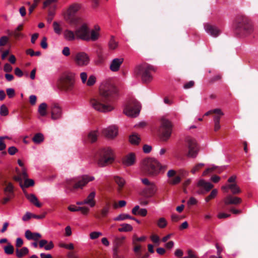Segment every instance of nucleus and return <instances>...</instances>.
Listing matches in <instances>:
<instances>
[{
	"label": "nucleus",
	"mask_w": 258,
	"mask_h": 258,
	"mask_svg": "<svg viewBox=\"0 0 258 258\" xmlns=\"http://www.w3.org/2000/svg\"><path fill=\"white\" fill-rule=\"evenodd\" d=\"M176 171L174 170H170L168 171L167 176L169 178L168 182L170 184L175 185L180 182L181 177L179 176H176L174 177Z\"/></svg>",
	"instance_id": "nucleus-18"
},
{
	"label": "nucleus",
	"mask_w": 258,
	"mask_h": 258,
	"mask_svg": "<svg viewBox=\"0 0 258 258\" xmlns=\"http://www.w3.org/2000/svg\"><path fill=\"white\" fill-rule=\"evenodd\" d=\"M204 164L203 163H199L197 164L191 170V172L194 174L197 171H199L201 168L204 166Z\"/></svg>",
	"instance_id": "nucleus-56"
},
{
	"label": "nucleus",
	"mask_w": 258,
	"mask_h": 258,
	"mask_svg": "<svg viewBox=\"0 0 258 258\" xmlns=\"http://www.w3.org/2000/svg\"><path fill=\"white\" fill-rule=\"evenodd\" d=\"M99 37V34L95 30H92L91 32V35H89V40L96 41Z\"/></svg>",
	"instance_id": "nucleus-50"
},
{
	"label": "nucleus",
	"mask_w": 258,
	"mask_h": 258,
	"mask_svg": "<svg viewBox=\"0 0 258 258\" xmlns=\"http://www.w3.org/2000/svg\"><path fill=\"white\" fill-rule=\"evenodd\" d=\"M228 186L233 195H237L241 192L240 187L235 183L229 184Z\"/></svg>",
	"instance_id": "nucleus-34"
},
{
	"label": "nucleus",
	"mask_w": 258,
	"mask_h": 258,
	"mask_svg": "<svg viewBox=\"0 0 258 258\" xmlns=\"http://www.w3.org/2000/svg\"><path fill=\"white\" fill-rule=\"evenodd\" d=\"M220 114L221 115H224L223 112L222 111V110L220 109L216 108L212 110H210L205 113L204 116H208L210 114Z\"/></svg>",
	"instance_id": "nucleus-44"
},
{
	"label": "nucleus",
	"mask_w": 258,
	"mask_h": 258,
	"mask_svg": "<svg viewBox=\"0 0 258 258\" xmlns=\"http://www.w3.org/2000/svg\"><path fill=\"white\" fill-rule=\"evenodd\" d=\"M242 202L241 198L232 195L227 196L224 199L225 205H238Z\"/></svg>",
	"instance_id": "nucleus-23"
},
{
	"label": "nucleus",
	"mask_w": 258,
	"mask_h": 258,
	"mask_svg": "<svg viewBox=\"0 0 258 258\" xmlns=\"http://www.w3.org/2000/svg\"><path fill=\"white\" fill-rule=\"evenodd\" d=\"M96 78L94 75H91L89 77L86 84L88 86H92L96 83Z\"/></svg>",
	"instance_id": "nucleus-48"
},
{
	"label": "nucleus",
	"mask_w": 258,
	"mask_h": 258,
	"mask_svg": "<svg viewBox=\"0 0 258 258\" xmlns=\"http://www.w3.org/2000/svg\"><path fill=\"white\" fill-rule=\"evenodd\" d=\"M187 254L188 256H185L183 258H197L191 249H188L187 250Z\"/></svg>",
	"instance_id": "nucleus-64"
},
{
	"label": "nucleus",
	"mask_w": 258,
	"mask_h": 258,
	"mask_svg": "<svg viewBox=\"0 0 258 258\" xmlns=\"http://www.w3.org/2000/svg\"><path fill=\"white\" fill-rule=\"evenodd\" d=\"M96 159L99 166H105L114 161L113 152L110 148L108 147L100 148L97 151Z\"/></svg>",
	"instance_id": "nucleus-6"
},
{
	"label": "nucleus",
	"mask_w": 258,
	"mask_h": 258,
	"mask_svg": "<svg viewBox=\"0 0 258 258\" xmlns=\"http://www.w3.org/2000/svg\"><path fill=\"white\" fill-rule=\"evenodd\" d=\"M204 28L207 33L213 37H216L220 33V30L217 27L210 24H205Z\"/></svg>",
	"instance_id": "nucleus-17"
},
{
	"label": "nucleus",
	"mask_w": 258,
	"mask_h": 258,
	"mask_svg": "<svg viewBox=\"0 0 258 258\" xmlns=\"http://www.w3.org/2000/svg\"><path fill=\"white\" fill-rule=\"evenodd\" d=\"M172 128V124L170 120L165 117L161 118L158 133L163 141H166L170 138Z\"/></svg>",
	"instance_id": "nucleus-8"
},
{
	"label": "nucleus",
	"mask_w": 258,
	"mask_h": 258,
	"mask_svg": "<svg viewBox=\"0 0 258 258\" xmlns=\"http://www.w3.org/2000/svg\"><path fill=\"white\" fill-rule=\"evenodd\" d=\"M53 27L55 33L57 34H60L61 33V28L60 27L59 25L57 22L55 21L53 23Z\"/></svg>",
	"instance_id": "nucleus-51"
},
{
	"label": "nucleus",
	"mask_w": 258,
	"mask_h": 258,
	"mask_svg": "<svg viewBox=\"0 0 258 258\" xmlns=\"http://www.w3.org/2000/svg\"><path fill=\"white\" fill-rule=\"evenodd\" d=\"M5 194H7V192H9L12 195H14V186L12 183L11 182L8 183L6 187L4 189Z\"/></svg>",
	"instance_id": "nucleus-43"
},
{
	"label": "nucleus",
	"mask_w": 258,
	"mask_h": 258,
	"mask_svg": "<svg viewBox=\"0 0 258 258\" xmlns=\"http://www.w3.org/2000/svg\"><path fill=\"white\" fill-rule=\"evenodd\" d=\"M96 196V192L93 191L90 193L87 197L84 199V203H86L87 205H89L91 207H93L96 204V201L95 200V197Z\"/></svg>",
	"instance_id": "nucleus-25"
},
{
	"label": "nucleus",
	"mask_w": 258,
	"mask_h": 258,
	"mask_svg": "<svg viewBox=\"0 0 258 258\" xmlns=\"http://www.w3.org/2000/svg\"><path fill=\"white\" fill-rule=\"evenodd\" d=\"M125 237L122 236L121 237H115L114 241V250L117 251L119 247H120L123 243Z\"/></svg>",
	"instance_id": "nucleus-32"
},
{
	"label": "nucleus",
	"mask_w": 258,
	"mask_h": 258,
	"mask_svg": "<svg viewBox=\"0 0 258 258\" xmlns=\"http://www.w3.org/2000/svg\"><path fill=\"white\" fill-rule=\"evenodd\" d=\"M141 105L135 99H130L126 103L123 113L127 116L136 117L140 112Z\"/></svg>",
	"instance_id": "nucleus-9"
},
{
	"label": "nucleus",
	"mask_w": 258,
	"mask_h": 258,
	"mask_svg": "<svg viewBox=\"0 0 258 258\" xmlns=\"http://www.w3.org/2000/svg\"><path fill=\"white\" fill-rule=\"evenodd\" d=\"M51 118L53 120L59 119L61 116V108L57 103H52L50 106Z\"/></svg>",
	"instance_id": "nucleus-15"
},
{
	"label": "nucleus",
	"mask_w": 258,
	"mask_h": 258,
	"mask_svg": "<svg viewBox=\"0 0 258 258\" xmlns=\"http://www.w3.org/2000/svg\"><path fill=\"white\" fill-rule=\"evenodd\" d=\"M126 219H130L132 220H136V218L130 216L128 214H122L119 215L117 217L114 219V221H122Z\"/></svg>",
	"instance_id": "nucleus-39"
},
{
	"label": "nucleus",
	"mask_w": 258,
	"mask_h": 258,
	"mask_svg": "<svg viewBox=\"0 0 258 258\" xmlns=\"http://www.w3.org/2000/svg\"><path fill=\"white\" fill-rule=\"evenodd\" d=\"M156 71L155 68L148 63H143L137 66L134 70L136 77H140L144 83H149L153 80L152 73Z\"/></svg>",
	"instance_id": "nucleus-5"
},
{
	"label": "nucleus",
	"mask_w": 258,
	"mask_h": 258,
	"mask_svg": "<svg viewBox=\"0 0 258 258\" xmlns=\"http://www.w3.org/2000/svg\"><path fill=\"white\" fill-rule=\"evenodd\" d=\"M75 63L80 67L87 66L90 62L88 55L84 52H80L76 53L74 57Z\"/></svg>",
	"instance_id": "nucleus-12"
},
{
	"label": "nucleus",
	"mask_w": 258,
	"mask_h": 258,
	"mask_svg": "<svg viewBox=\"0 0 258 258\" xmlns=\"http://www.w3.org/2000/svg\"><path fill=\"white\" fill-rule=\"evenodd\" d=\"M26 198L35 206L40 208L42 206V204L40 203L37 197L34 194H25Z\"/></svg>",
	"instance_id": "nucleus-29"
},
{
	"label": "nucleus",
	"mask_w": 258,
	"mask_h": 258,
	"mask_svg": "<svg viewBox=\"0 0 258 258\" xmlns=\"http://www.w3.org/2000/svg\"><path fill=\"white\" fill-rule=\"evenodd\" d=\"M94 176L84 175L82 176L67 179L65 182V187L71 192H74L78 189H83L87 184L94 180Z\"/></svg>",
	"instance_id": "nucleus-3"
},
{
	"label": "nucleus",
	"mask_w": 258,
	"mask_h": 258,
	"mask_svg": "<svg viewBox=\"0 0 258 258\" xmlns=\"http://www.w3.org/2000/svg\"><path fill=\"white\" fill-rule=\"evenodd\" d=\"M101 235H102V233L99 232H93L90 234V238L92 239H95Z\"/></svg>",
	"instance_id": "nucleus-61"
},
{
	"label": "nucleus",
	"mask_w": 258,
	"mask_h": 258,
	"mask_svg": "<svg viewBox=\"0 0 258 258\" xmlns=\"http://www.w3.org/2000/svg\"><path fill=\"white\" fill-rule=\"evenodd\" d=\"M81 5L77 3H74L70 6L64 16H74L77 12L80 9Z\"/></svg>",
	"instance_id": "nucleus-24"
},
{
	"label": "nucleus",
	"mask_w": 258,
	"mask_h": 258,
	"mask_svg": "<svg viewBox=\"0 0 258 258\" xmlns=\"http://www.w3.org/2000/svg\"><path fill=\"white\" fill-rule=\"evenodd\" d=\"M120 226L121 227L118 229L119 232H128L133 230V227L128 224L123 223L121 224Z\"/></svg>",
	"instance_id": "nucleus-40"
},
{
	"label": "nucleus",
	"mask_w": 258,
	"mask_h": 258,
	"mask_svg": "<svg viewBox=\"0 0 258 258\" xmlns=\"http://www.w3.org/2000/svg\"><path fill=\"white\" fill-rule=\"evenodd\" d=\"M40 45L41 47L43 49H46L48 47V45L47 43V38L46 37H43L42 41L40 43Z\"/></svg>",
	"instance_id": "nucleus-62"
},
{
	"label": "nucleus",
	"mask_w": 258,
	"mask_h": 258,
	"mask_svg": "<svg viewBox=\"0 0 258 258\" xmlns=\"http://www.w3.org/2000/svg\"><path fill=\"white\" fill-rule=\"evenodd\" d=\"M146 239V237L144 236H142L141 237H137L136 235H134L133 237V243L134 245L136 244L137 243V242L139 241H142L145 240Z\"/></svg>",
	"instance_id": "nucleus-55"
},
{
	"label": "nucleus",
	"mask_w": 258,
	"mask_h": 258,
	"mask_svg": "<svg viewBox=\"0 0 258 258\" xmlns=\"http://www.w3.org/2000/svg\"><path fill=\"white\" fill-rule=\"evenodd\" d=\"M123 62V58H115L113 59L110 63L109 67L110 70L112 72L118 71Z\"/></svg>",
	"instance_id": "nucleus-22"
},
{
	"label": "nucleus",
	"mask_w": 258,
	"mask_h": 258,
	"mask_svg": "<svg viewBox=\"0 0 258 258\" xmlns=\"http://www.w3.org/2000/svg\"><path fill=\"white\" fill-rule=\"evenodd\" d=\"M16 170L18 175L14 176L13 177V179L15 181L20 182V185L21 187L23 189V185L22 184V178H23L24 179L27 178L28 174L27 173V169L25 167H23L22 169L21 173H20V171H19L18 168H16Z\"/></svg>",
	"instance_id": "nucleus-16"
},
{
	"label": "nucleus",
	"mask_w": 258,
	"mask_h": 258,
	"mask_svg": "<svg viewBox=\"0 0 258 258\" xmlns=\"http://www.w3.org/2000/svg\"><path fill=\"white\" fill-rule=\"evenodd\" d=\"M34 184V181L31 179H28L27 178L25 179L24 185H23V188L28 187L30 186H32Z\"/></svg>",
	"instance_id": "nucleus-49"
},
{
	"label": "nucleus",
	"mask_w": 258,
	"mask_h": 258,
	"mask_svg": "<svg viewBox=\"0 0 258 258\" xmlns=\"http://www.w3.org/2000/svg\"><path fill=\"white\" fill-rule=\"evenodd\" d=\"M157 226L160 228H165L167 225V222L164 218H160L157 222Z\"/></svg>",
	"instance_id": "nucleus-42"
},
{
	"label": "nucleus",
	"mask_w": 258,
	"mask_h": 258,
	"mask_svg": "<svg viewBox=\"0 0 258 258\" xmlns=\"http://www.w3.org/2000/svg\"><path fill=\"white\" fill-rule=\"evenodd\" d=\"M75 75L71 72L63 73L57 82V86L59 89L65 92L71 91L74 86Z\"/></svg>",
	"instance_id": "nucleus-7"
},
{
	"label": "nucleus",
	"mask_w": 258,
	"mask_h": 258,
	"mask_svg": "<svg viewBox=\"0 0 258 258\" xmlns=\"http://www.w3.org/2000/svg\"><path fill=\"white\" fill-rule=\"evenodd\" d=\"M63 36L67 41H72L77 39L75 31L66 29L63 32Z\"/></svg>",
	"instance_id": "nucleus-27"
},
{
	"label": "nucleus",
	"mask_w": 258,
	"mask_h": 258,
	"mask_svg": "<svg viewBox=\"0 0 258 258\" xmlns=\"http://www.w3.org/2000/svg\"><path fill=\"white\" fill-rule=\"evenodd\" d=\"M4 250L6 254L11 255L14 253V247L10 243H8V244L4 246Z\"/></svg>",
	"instance_id": "nucleus-41"
},
{
	"label": "nucleus",
	"mask_w": 258,
	"mask_h": 258,
	"mask_svg": "<svg viewBox=\"0 0 258 258\" xmlns=\"http://www.w3.org/2000/svg\"><path fill=\"white\" fill-rule=\"evenodd\" d=\"M157 160L152 158H146L143 160L141 169L143 172L151 176L156 175L163 168Z\"/></svg>",
	"instance_id": "nucleus-4"
},
{
	"label": "nucleus",
	"mask_w": 258,
	"mask_h": 258,
	"mask_svg": "<svg viewBox=\"0 0 258 258\" xmlns=\"http://www.w3.org/2000/svg\"><path fill=\"white\" fill-rule=\"evenodd\" d=\"M217 193L218 190L217 189H213L210 194L205 198L206 202H208L210 200L214 199L216 197Z\"/></svg>",
	"instance_id": "nucleus-45"
},
{
	"label": "nucleus",
	"mask_w": 258,
	"mask_h": 258,
	"mask_svg": "<svg viewBox=\"0 0 258 258\" xmlns=\"http://www.w3.org/2000/svg\"><path fill=\"white\" fill-rule=\"evenodd\" d=\"M141 139L136 133H134L129 137V141L132 144L138 145Z\"/></svg>",
	"instance_id": "nucleus-35"
},
{
	"label": "nucleus",
	"mask_w": 258,
	"mask_h": 258,
	"mask_svg": "<svg viewBox=\"0 0 258 258\" xmlns=\"http://www.w3.org/2000/svg\"><path fill=\"white\" fill-rule=\"evenodd\" d=\"M234 30L236 35L245 37L253 31V26L250 20L244 15H237L234 22Z\"/></svg>",
	"instance_id": "nucleus-2"
},
{
	"label": "nucleus",
	"mask_w": 258,
	"mask_h": 258,
	"mask_svg": "<svg viewBox=\"0 0 258 258\" xmlns=\"http://www.w3.org/2000/svg\"><path fill=\"white\" fill-rule=\"evenodd\" d=\"M37 100V97L35 95H32L29 97V102L30 104L34 106L36 104Z\"/></svg>",
	"instance_id": "nucleus-60"
},
{
	"label": "nucleus",
	"mask_w": 258,
	"mask_h": 258,
	"mask_svg": "<svg viewBox=\"0 0 258 258\" xmlns=\"http://www.w3.org/2000/svg\"><path fill=\"white\" fill-rule=\"evenodd\" d=\"M9 35L13 36L15 39H17L20 37L23 36V34L19 31L15 30L14 31H12L9 33Z\"/></svg>",
	"instance_id": "nucleus-52"
},
{
	"label": "nucleus",
	"mask_w": 258,
	"mask_h": 258,
	"mask_svg": "<svg viewBox=\"0 0 258 258\" xmlns=\"http://www.w3.org/2000/svg\"><path fill=\"white\" fill-rule=\"evenodd\" d=\"M43 141L44 137L41 133L36 134L32 138V141L37 144L42 143Z\"/></svg>",
	"instance_id": "nucleus-37"
},
{
	"label": "nucleus",
	"mask_w": 258,
	"mask_h": 258,
	"mask_svg": "<svg viewBox=\"0 0 258 258\" xmlns=\"http://www.w3.org/2000/svg\"><path fill=\"white\" fill-rule=\"evenodd\" d=\"M6 93L9 98H12L15 95V90L13 88H8L6 89Z\"/></svg>",
	"instance_id": "nucleus-54"
},
{
	"label": "nucleus",
	"mask_w": 258,
	"mask_h": 258,
	"mask_svg": "<svg viewBox=\"0 0 258 258\" xmlns=\"http://www.w3.org/2000/svg\"><path fill=\"white\" fill-rule=\"evenodd\" d=\"M109 47L110 49H115L118 46V43L116 42L113 36L111 37L109 43Z\"/></svg>",
	"instance_id": "nucleus-46"
},
{
	"label": "nucleus",
	"mask_w": 258,
	"mask_h": 258,
	"mask_svg": "<svg viewBox=\"0 0 258 258\" xmlns=\"http://www.w3.org/2000/svg\"><path fill=\"white\" fill-rule=\"evenodd\" d=\"M111 204L109 202H106L105 205L103 207L102 209L95 215L96 218L101 219L106 217L110 209Z\"/></svg>",
	"instance_id": "nucleus-21"
},
{
	"label": "nucleus",
	"mask_w": 258,
	"mask_h": 258,
	"mask_svg": "<svg viewBox=\"0 0 258 258\" xmlns=\"http://www.w3.org/2000/svg\"><path fill=\"white\" fill-rule=\"evenodd\" d=\"M25 236L28 240H38L41 237L40 234L38 233H32L30 230H27L25 231Z\"/></svg>",
	"instance_id": "nucleus-26"
},
{
	"label": "nucleus",
	"mask_w": 258,
	"mask_h": 258,
	"mask_svg": "<svg viewBox=\"0 0 258 258\" xmlns=\"http://www.w3.org/2000/svg\"><path fill=\"white\" fill-rule=\"evenodd\" d=\"M222 79V75L220 74H218L211 78L209 80V83L213 84L217 81L221 80Z\"/></svg>",
	"instance_id": "nucleus-53"
},
{
	"label": "nucleus",
	"mask_w": 258,
	"mask_h": 258,
	"mask_svg": "<svg viewBox=\"0 0 258 258\" xmlns=\"http://www.w3.org/2000/svg\"><path fill=\"white\" fill-rule=\"evenodd\" d=\"M89 29L86 24H83L75 30L77 39L89 41Z\"/></svg>",
	"instance_id": "nucleus-11"
},
{
	"label": "nucleus",
	"mask_w": 258,
	"mask_h": 258,
	"mask_svg": "<svg viewBox=\"0 0 258 258\" xmlns=\"http://www.w3.org/2000/svg\"><path fill=\"white\" fill-rule=\"evenodd\" d=\"M9 114V110L7 106L3 104L0 107V114L2 116H7Z\"/></svg>",
	"instance_id": "nucleus-47"
},
{
	"label": "nucleus",
	"mask_w": 258,
	"mask_h": 258,
	"mask_svg": "<svg viewBox=\"0 0 258 258\" xmlns=\"http://www.w3.org/2000/svg\"><path fill=\"white\" fill-rule=\"evenodd\" d=\"M79 211H81L84 215H87L89 212V208L87 207H79Z\"/></svg>",
	"instance_id": "nucleus-59"
},
{
	"label": "nucleus",
	"mask_w": 258,
	"mask_h": 258,
	"mask_svg": "<svg viewBox=\"0 0 258 258\" xmlns=\"http://www.w3.org/2000/svg\"><path fill=\"white\" fill-rule=\"evenodd\" d=\"M18 151V149L14 146L9 147L8 150V153L11 155H15Z\"/></svg>",
	"instance_id": "nucleus-57"
},
{
	"label": "nucleus",
	"mask_w": 258,
	"mask_h": 258,
	"mask_svg": "<svg viewBox=\"0 0 258 258\" xmlns=\"http://www.w3.org/2000/svg\"><path fill=\"white\" fill-rule=\"evenodd\" d=\"M123 165L126 166H130L134 165L136 162V156L133 153H131L124 157L122 159Z\"/></svg>",
	"instance_id": "nucleus-20"
},
{
	"label": "nucleus",
	"mask_w": 258,
	"mask_h": 258,
	"mask_svg": "<svg viewBox=\"0 0 258 258\" xmlns=\"http://www.w3.org/2000/svg\"><path fill=\"white\" fill-rule=\"evenodd\" d=\"M198 186L199 187V189L197 191L198 193L201 195H204L213 187V185L210 182H207L203 179H201L198 183Z\"/></svg>",
	"instance_id": "nucleus-13"
},
{
	"label": "nucleus",
	"mask_w": 258,
	"mask_h": 258,
	"mask_svg": "<svg viewBox=\"0 0 258 258\" xmlns=\"http://www.w3.org/2000/svg\"><path fill=\"white\" fill-rule=\"evenodd\" d=\"M119 96L116 87L110 81L102 83L100 88L99 94L90 100L91 106L96 110L107 112L114 109L113 102Z\"/></svg>",
	"instance_id": "nucleus-1"
},
{
	"label": "nucleus",
	"mask_w": 258,
	"mask_h": 258,
	"mask_svg": "<svg viewBox=\"0 0 258 258\" xmlns=\"http://www.w3.org/2000/svg\"><path fill=\"white\" fill-rule=\"evenodd\" d=\"M114 179L116 183L118 186V191L120 192L124 185L125 181L123 178L119 176H115Z\"/></svg>",
	"instance_id": "nucleus-33"
},
{
	"label": "nucleus",
	"mask_w": 258,
	"mask_h": 258,
	"mask_svg": "<svg viewBox=\"0 0 258 258\" xmlns=\"http://www.w3.org/2000/svg\"><path fill=\"white\" fill-rule=\"evenodd\" d=\"M195 85V82L194 81H189L187 83H186L184 86H183V88L185 89H189V88H191L192 87H194Z\"/></svg>",
	"instance_id": "nucleus-63"
},
{
	"label": "nucleus",
	"mask_w": 258,
	"mask_h": 258,
	"mask_svg": "<svg viewBox=\"0 0 258 258\" xmlns=\"http://www.w3.org/2000/svg\"><path fill=\"white\" fill-rule=\"evenodd\" d=\"M46 108L47 104L45 103H42L39 105L38 107V112L41 116H44L46 115Z\"/></svg>",
	"instance_id": "nucleus-38"
},
{
	"label": "nucleus",
	"mask_w": 258,
	"mask_h": 258,
	"mask_svg": "<svg viewBox=\"0 0 258 258\" xmlns=\"http://www.w3.org/2000/svg\"><path fill=\"white\" fill-rule=\"evenodd\" d=\"M29 253V249L26 247H23L21 249L17 248L16 250V256L21 258Z\"/></svg>",
	"instance_id": "nucleus-31"
},
{
	"label": "nucleus",
	"mask_w": 258,
	"mask_h": 258,
	"mask_svg": "<svg viewBox=\"0 0 258 258\" xmlns=\"http://www.w3.org/2000/svg\"><path fill=\"white\" fill-rule=\"evenodd\" d=\"M156 189V185L153 182L144 189L142 195L146 198L152 197L155 195Z\"/></svg>",
	"instance_id": "nucleus-19"
},
{
	"label": "nucleus",
	"mask_w": 258,
	"mask_h": 258,
	"mask_svg": "<svg viewBox=\"0 0 258 258\" xmlns=\"http://www.w3.org/2000/svg\"><path fill=\"white\" fill-rule=\"evenodd\" d=\"M8 41H9V39H8V37H7L6 36H2L0 38V46H5L7 43Z\"/></svg>",
	"instance_id": "nucleus-58"
},
{
	"label": "nucleus",
	"mask_w": 258,
	"mask_h": 258,
	"mask_svg": "<svg viewBox=\"0 0 258 258\" xmlns=\"http://www.w3.org/2000/svg\"><path fill=\"white\" fill-rule=\"evenodd\" d=\"M98 133L97 131H91L88 135V141L90 143H94L97 140Z\"/></svg>",
	"instance_id": "nucleus-36"
},
{
	"label": "nucleus",
	"mask_w": 258,
	"mask_h": 258,
	"mask_svg": "<svg viewBox=\"0 0 258 258\" xmlns=\"http://www.w3.org/2000/svg\"><path fill=\"white\" fill-rule=\"evenodd\" d=\"M102 133L103 135L107 138L113 139L117 136L118 130L115 126H110L107 128H104Z\"/></svg>",
	"instance_id": "nucleus-14"
},
{
	"label": "nucleus",
	"mask_w": 258,
	"mask_h": 258,
	"mask_svg": "<svg viewBox=\"0 0 258 258\" xmlns=\"http://www.w3.org/2000/svg\"><path fill=\"white\" fill-rule=\"evenodd\" d=\"M223 115H221L220 114H215L213 115V120L214 123V131L217 132L221 128V125L220 124V119L221 117Z\"/></svg>",
	"instance_id": "nucleus-30"
},
{
	"label": "nucleus",
	"mask_w": 258,
	"mask_h": 258,
	"mask_svg": "<svg viewBox=\"0 0 258 258\" xmlns=\"http://www.w3.org/2000/svg\"><path fill=\"white\" fill-rule=\"evenodd\" d=\"M66 21L69 23L70 25L77 26L81 20L80 18L74 16H64Z\"/></svg>",
	"instance_id": "nucleus-28"
},
{
	"label": "nucleus",
	"mask_w": 258,
	"mask_h": 258,
	"mask_svg": "<svg viewBox=\"0 0 258 258\" xmlns=\"http://www.w3.org/2000/svg\"><path fill=\"white\" fill-rule=\"evenodd\" d=\"M187 147L188 149V156L195 158L197 156L199 148L196 140L191 137H187L186 139Z\"/></svg>",
	"instance_id": "nucleus-10"
}]
</instances>
